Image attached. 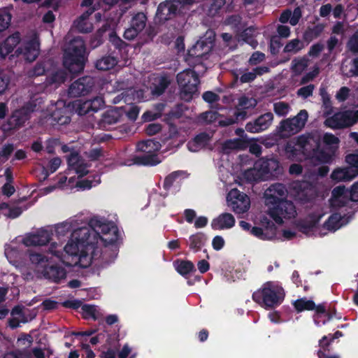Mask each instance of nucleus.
<instances>
[{
	"instance_id": "nucleus-19",
	"label": "nucleus",
	"mask_w": 358,
	"mask_h": 358,
	"mask_svg": "<svg viewBox=\"0 0 358 358\" xmlns=\"http://www.w3.org/2000/svg\"><path fill=\"white\" fill-rule=\"evenodd\" d=\"M273 120V115L271 113H266L260 115L254 122H248L245 129L250 133H259L269 127Z\"/></svg>"
},
{
	"instance_id": "nucleus-23",
	"label": "nucleus",
	"mask_w": 358,
	"mask_h": 358,
	"mask_svg": "<svg viewBox=\"0 0 358 358\" xmlns=\"http://www.w3.org/2000/svg\"><path fill=\"white\" fill-rule=\"evenodd\" d=\"M43 275L55 282H58L66 278V271L64 268L57 266H45L42 271Z\"/></svg>"
},
{
	"instance_id": "nucleus-44",
	"label": "nucleus",
	"mask_w": 358,
	"mask_h": 358,
	"mask_svg": "<svg viewBox=\"0 0 358 358\" xmlns=\"http://www.w3.org/2000/svg\"><path fill=\"white\" fill-rule=\"evenodd\" d=\"M298 227L299 230L304 234H308L312 231L313 228V219L312 217H308L306 220H301L299 222Z\"/></svg>"
},
{
	"instance_id": "nucleus-49",
	"label": "nucleus",
	"mask_w": 358,
	"mask_h": 358,
	"mask_svg": "<svg viewBox=\"0 0 358 358\" xmlns=\"http://www.w3.org/2000/svg\"><path fill=\"white\" fill-rule=\"evenodd\" d=\"M225 24L231 25L239 31L242 29L241 17L238 15H231L225 20Z\"/></svg>"
},
{
	"instance_id": "nucleus-16",
	"label": "nucleus",
	"mask_w": 358,
	"mask_h": 358,
	"mask_svg": "<svg viewBox=\"0 0 358 358\" xmlns=\"http://www.w3.org/2000/svg\"><path fill=\"white\" fill-rule=\"evenodd\" d=\"M180 1L178 0L168 1L159 5L156 18L159 22L166 21L174 17L180 6Z\"/></svg>"
},
{
	"instance_id": "nucleus-30",
	"label": "nucleus",
	"mask_w": 358,
	"mask_h": 358,
	"mask_svg": "<svg viewBox=\"0 0 358 358\" xmlns=\"http://www.w3.org/2000/svg\"><path fill=\"white\" fill-rule=\"evenodd\" d=\"M80 249H81L80 244L78 243V241H73V237L71 236V241H69L66 245V246L64 247V251L66 252V254H68V255H69L71 256H75V257H78L73 264L72 263L66 262L64 260H63V262L69 266H72L73 264L76 265L75 262H78V259L80 257Z\"/></svg>"
},
{
	"instance_id": "nucleus-35",
	"label": "nucleus",
	"mask_w": 358,
	"mask_h": 358,
	"mask_svg": "<svg viewBox=\"0 0 358 358\" xmlns=\"http://www.w3.org/2000/svg\"><path fill=\"white\" fill-rule=\"evenodd\" d=\"M342 217L339 213H334L329 216L327 220L324 222V226L326 229L330 231H336L341 226V221Z\"/></svg>"
},
{
	"instance_id": "nucleus-40",
	"label": "nucleus",
	"mask_w": 358,
	"mask_h": 358,
	"mask_svg": "<svg viewBox=\"0 0 358 358\" xmlns=\"http://www.w3.org/2000/svg\"><path fill=\"white\" fill-rule=\"evenodd\" d=\"M218 115L216 111H206L199 115L198 120L202 123L210 124L215 122L217 119Z\"/></svg>"
},
{
	"instance_id": "nucleus-48",
	"label": "nucleus",
	"mask_w": 358,
	"mask_h": 358,
	"mask_svg": "<svg viewBox=\"0 0 358 358\" xmlns=\"http://www.w3.org/2000/svg\"><path fill=\"white\" fill-rule=\"evenodd\" d=\"M255 167L257 170L259 176L262 177L263 180H268V173L266 169L264 163V158L258 159L254 164Z\"/></svg>"
},
{
	"instance_id": "nucleus-50",
	"label": "nucleus",
	"mask_w": 358,
	"mask_h": 358,
	"mask_svg": "<svg viewBox=\"0 0 358 358\" xmlns=\"http://www.w3.org/2000/svg\"><path fill=\"white\" fill-rule=\"evenodd\" d=\"M11 21V15L8 13H0V32L8 28Z\"/></svg>"
},
{
	"instance_id": "nucleus-63",
	"label": "nucleus",
	"mask_w": 358,
	"mask_h": 358,
	"mask_svg": "<svg viewBox=\"0 0 358 358\" xmlns=\"http://www.w3.org/2000/svg\"><path fill=\"white\" fill-rule=\"evenodd\" d=\"M264 58L265 55L264 53L256 52L252 55L249 60V62L251 65H256L262 62L264 59Z\"/></svg>"
},
{
	"instance_id": "nucleus-38",
	"label": "nucleus",
	"mask_w": 358,
	"mask_h": 358,
	"mask_svg": "<svg viewBox=\"0 0 358 358\" xmlns=\"http://www.w3.org/2000/svg\"><path fill=\"white\" fill-rule=\"evenodd\" d=\"M120 114L115 110H110L106 112L102 118L104 124L110 125L116 123L120 119Z\"/></svg>"
},
{
	"instance_id": "nucleus-6",
	"label": "nucleus",
	"mask_w": 358,
	"mask_h": 358,
	"mask_svg": "<svg viewBox=\"0 0 358 358\" xmlns=\"http://www.w3.org/2000/svg\"><path fill=\"white\" fill-rule=\"evenodd\" d=\"M313 136L310 134H303L295 138V143L289 142L285 146L287 157L294 160L298 152H301L306 158L310 156L313 150L312 142Z\"/></svg>"
},
{
	"instance_id": "nucleus-17",
	"label": "nucleus",
	"mask_w": 358,
	"mask_h": 358,
	"mask_svg": "<svg viewBox=\"0 0 358 358\" xmlns=\"http://www.w3.org/2000/svg\"><path fill=\"white\" fill-rule=\"evenodd\" d=\"M350 200V190L344 185L334 187L331 191L329 203L333 208H341L348 205Z\"/></svg>"
},
{
	"instance_id": "nucleus-20",
	"label": "nucleus",
	"mask_w": 358,
	"mask_h": 358,
	"mask_svg": "<svg viewBox=\"0 0 358 358\" xmlns=\"http://www.w3.org/2000/svg\"><path fill=\"white\" fill-rule=\"evenodd\" d=\"M50 240V234L48 231L41 229L35 233L27 234L22 240L26 246L43 245Z\"/></svg>"
},
{
	"instance_id": "nucleus-58",
	"label": "nucleus",
	"mask_w": 358,
	"mask_h": 358,
	"mask_svg": "<svg viewBox=\"0 0 358 358\" xmlns=\"http://www.w3.org/2000/svg\"><path fill=\"white\" fill-rule=\"evenodd\" d=\"M45 69L43 64H37L32 69H31L28 74L30 77L39 76L43 75Z\"/></svg>"
},
{
	"instance_id": "nucleus-53",
	"label": "nucleus",
	"mask_w": 358,
	"mask_h": 358,
	"mask_svg": "<svg viewBox=\"0 0 358 358\" xmlns=\"http://www.w3.org/2000/svg\"><path fill=\"white\" fill-rule=\"evenodd\" d=\"M139 148L145 152H150V150H148V147L153 148L155 147V150H158L160 144L159 142H155L153 140H148L145 141H143L139 144Z\"/></svg>"
},
{
	"instance_id": "nucleus-4",
	"label": "nucleus",
	"mask_w": 358,
	"mask_h": 358,
	"mask_svg": "<svg viewBox=\"0 0 358 358\" xmlns=\"http://www.w3.org/2000/svg\"><path fill=\"white\" fill-rule=\"evenodd\" d=\"M177 82L180 87V98L189 101L198 91L200 83L199 75L194 69H186L177 75Z\"/></svg>"
},
{
	"instance_id": "nucleus-61",
	"label": "nucleus",
	"mask_w": 358,
	"mask_h": 358,
	"mask_svg": "<svg viewBox=\"0 0 358 358\" xmlns=\"http://www.w3.org/2000/svg\"><path fill=\"white\" fill-rule=\"evenodd\" d=\"M162 130V126L159 124H150L145 129V132L148 136H153Z\"/></svg>"
},
{
	"instance_id": "nucleus-39",
	"label": "nucleus",
	"mask_w": 358,
	"mask_h": 358,
	"mask_svg": "<svg viewBox=\"0 0 358 358\" xmlns=\"http://www.w3.org/2000/svg\"><path fill=\"white\" fill-rule=\"evenodd\" d=\"M243 178L249 182H259L263 180L262 177L259 176L257 170L253 166L252 168L249 169L244 171L243 174Z\"/></svg>"
},
{
	"instance_id": "nucleus-31",
	"label": "nucleus",
	"mask_w": 358,
	"mask_h": 358,
	"mask_svg": "<svg viewBox=\"0 0 358 358\" xmlns=\"http://www.w3.org/2000/svg\"><path fill=\"white\" fill-rule=\"evenodd\" d=\"M75 28L81 33H89L93 29V24L89 18L78 17L73 23Z\"/></svg>"
},
{
	"instance_id": "nucleus-57",
	"label": "nucleus",
	"mask_w": 358,
	"mask_h": 358,
	"mask_svg": "<svg viewBox=\"0 0 358 358\" xmlns=\"http://www.w3.org/2000/svg\"><path fill=\"white\" fill-rule=\"evenodd\" d=\"M350 94V89L347 87H342L336 93V97L340 102H343L348 98Z\"/></svg>"
},
{
	"instance_id": "nucleus-15",
	"label": "nucleus",
	"mask_w": 358,
	"mask_h": 358,
	"mask_svg": "<svg viewBox=\"0 0 358 358\" xmlns=\"http://www.w3.org/2000/svg\"><path fill=\"white\" fill-rule=\"evenodd\" d=\"M29 118L30 116L27 110H26L25 108L22 106L12 113L7 122L3 125V129L5 131L17 129L23 127Z\"/></svg>"
},
{
	"instance_id": "nucleus-18",
	"label": "nucleus",
	"mask_w": 358,
	"mask_h": 358,
	"mask_svg": "<svg viewBox=\"0 0 358 358\" xmlns=\"http://www.w3.org/2000/svg\"><path fill=\"white\" fill-rule=\"evenodd\" d=\"M334 317L338 320L341 319V315H337L335 307H329L327 309L324 303L315 304V324L320 326V323L325 324Z\"/></svg>"
},
{
	"instance_id": "nucleus-43",
	"label": "nucleus",
	"mask_w": 358,
	"mask_h": 358,
	"mask_svg": "<svg viewBox=\"0 0 358 358\" xmlns=\"http://www.w3.org/2000/svg\"><path fill=\"white\" fill-rule=\"evenodd\" d=\"M320 95L323 101V106L325 108L324 114L330 115L333 112L330 96L324 89H320Z\"/></svg>"
},
{
	"instance_id": "nucleus-33",
	"label": "nucleus",
	"mask_w": 358,
	"mask_h": 358,
	"mask_svg": "<svg viewBox=\"0 0 358 358\" xmlns=\"http://www.w3.org/2000/svg\"><path fill=\"white\" fill-rule=\"evenodd\" d=\"M117 64V60L115 57L110 56L103 57L98 59L96 62L95 66L97 69L101 71H108L113 68Z\"/></svg>"
},
{
	"instance_id": "nucleus-34",
	"label": "nucleus",
	"mask_w": 358,
	"mask_h": 358,
	"mask_svg": "<svg viewBox=\"0 0 358 358\" xmlns=\"http://www.w3.org/2000/svg\"><path fill=\"white\" fill-rule=\"evenodd\" d=\"M310 64V61L306 58L296 59L293 61L291 67L292 72L294 76L301 75Z\"/></svg>"
},
{
	"instance_id": "nucleus-27",
	"label": "nucleus",
	"mask_w": 358,
	"mask_h": 358,
	"mask_svg": "<svg viewBox=\"0 0 358 358\" xmlns=\"http://www.w3.org/2000/svg\"><path fill=\"white\" fill-rule=\"evenodd\" d=\"M235 224L234 217L229 213H222L213 220V226L217 229L231 228Z\"/></svg>"
},
{
	"instance_id": "nucleus-56",
	"label": "nucleus",
	"mask_w": 358,
	"mask_h": 358,
	"mask_svg": "<svg viewBox=\"0 0 358 358\" xmlns=\"http://www.w3.org/2000/svg\"><path fill=\"white\" fill-rule=\"evenodd\" d=\"M139 162L145 165H154L159 162L156 155H146L139 159Z\"/></svg>"
},
{
	"instance_id": "nucleus-12",
	"label": "nucleus",
	"mask_w": 358,
	"mask_h": 358,
	"mask_svg": "<svg viewBox=\"0 0 358 358\" xmlns=\"http://www.w3.org/2000/svg\"><path fill=\"white\" fill-rule=\"evenodd\" d=\"M292 193L296 200L302 203L310 201L313 196V187L308 181H294L291 185Z\"/></svg>"
},
{
	"instance_id": "nucleus-13",
	"label": "nucleus",
	"mask_w": 358,
	"mask_h": 358,
	"mask_svg": "<svg viewBox=\"0 0 358 358\" xmlns=\"http://www.w3.org/2000/svg\"><path fill=\"white\" fill-rule=\"evenodd\" d=\"M94 86V78L90 76L82 77L73 82L69 87L68 94L70 97H78L89 94Z\"/></svg>"
},
{
	"instance_id": "nucleus-41",
	"label": "nucleus",
	"mask_w": 358,
	"mask_h": 358,
	"mask_svg": "<svg viewBox=\"0 0 358 358\" xmlns=\"http://www.w3.org/2000/svg\"><path fill=\"white\" fill-rule=\"evenodd\" d=\"M303 48V43L299 39H294L286 44L284 48L285 52L295 53Z\"/></svg>"
},
{
	"instance_id": "nucleus-54",
	"label": "nucleus",
	"mask_w": 358,
	"mask_h": 358,
	"mask_svg": "<svg viewBox=\"0 0 358 358\" xmlns=\"http://www.w3.org/2000/svg\"><path fill=\"white\" fill-rule=\"evenodd\" d=\"M88 101L90 105L92 112H96L104 106V101L101 97H96L92 100H89Z\"/></svg>"
},
{
	"instance_id": "nucleus-28",
	"label": "nucleus",
	"mask_w": 358,
	"mask_h": 358,
	"mask_svg": "<svg viewBox=\"0 0 358 358\" xmlns=\"http://www.w3.org/2000/svg\"><path fill=\"white\" fill-rule=\"evenodd\" d=\"M22 107L26 108V110H27L31 117L32 113L37 111L43 112L44 101L39 96H34L29 101L26 102Z\"/></svg>"
},
{
	"instance_id": "nucleus-9",
	"label": "nucleus",
	"mask_w": 358,
	"mask_h": 358,
	"mask_svg": "<svg viewBox=\"0 0 358 358\" xmlns=\"http://www.w3.org/2000/svg\"><path fill=\"white\" fill-rule=\"evenodd\" d=\"M91 227L98 234V240L101 239L105 245L113 244L118 238L117 227L111 223H103L100 220L92 219L90 222Z\"/></svg>"
},
{
	"instance_id": "nucleus-25",
	"label": "nucleus",
	"mask_w": 358,
	"mask_h": 358,
	"mask_svg": "<svg viewBox=\"0 0 358 358\" xmlns=\"http://www.w3.org/2000/svg\"><path fill=\"white\" fill-rule=\"evenodd\" d=\"M264 163L268 173V178H278L283 173V168L278 160L274 158L265 159Z\"/></svg>"
},
{
	"instance_id": "nucleus-45",
	"label": "nucleus",
	"mask_w": 358,
	"mask_h": 358,
	"mask_svg": "<svg viewBox=\"0 0 358 358\" xmlns=\"http://www.w3.org/2000/svg\"><path fill=\"white\" fill-rule=\"evenodd\" d=\"M294 307L299 312H301L304 310H313V302L312 301L299 299L294 302Z\"/></svg>"
},
{
	"instance_id": "nucleus-21",
	"label": "nucleus",
	"mask_w": 358,
	"mask_h": 358,
	"mask_svg": "<svg viewBox=\"0 0 358 358\" xmlns=\"http://www.w3.org/2000/svg\"><path fill=\"white\" fill-rule=\"evenodd\" d=\"M263 301L266 306L272 307L278 303L281 298L280 293L273 287L271 282L265 284L262 290Z\"/></svg>"
},
{
	"instance_id": "nucleus-3",
	"label": "nucleus",
	"mask_w": 358,
	"mask_h": 358,
	"mask_svg": "<svg viewBox=\"0 0 358 358\" xmlns=\"http://www.w3.org/2000/svg\"><path fill=\"white\" fill-rule=\"evenodd\" d=\"M340 139L331 133H325L322 143L315 141V161L323 164H331L339 148Z\"/></svg>"
},
{
	"instance_id": "nucleus-7",
	"label": "nucleus",
	"mask_w": 358,
	"mask_h": 358,
	"mask_svg": "<svg viewBox=\"0 0 358 358\" xmlns=\"http://www.w3.org/2000/svg\"><path fill=\"white\" fill-rule=\"evenodd\" d=\"M267 214L279 224L283 223V220H289L296 215V210L292 201L284 200L275 205L267 207Z\"/></svg>"
},
{
	"instance_id": "nucleus-1",
	"label": "nucleus",
	"mask_w": 358,
	"mask_h": 358,
	"mask_svg": "<svg viewBox=\"0 0 358 358\" xmlns=\"http://www.w3.org/2000/svg\"><path fill=\"white\" fill-rule=\"evenodd\" d=\"M71 236L73 241L80 244V254L78 262L75 264L87 268L90 266L94 259L101 255V250L97 246L98 234L95 229L90 226L77 229L73 231Z\"/></svg>"
},
{
	"instance_id": "nucleus-26",
	"label": "nucleus",
	"mask_w": 358,
	"mask_h": 358,
	"mask_svg": "<svg viewBox=\"0 0 358 358\" xmlns=\"http://www.w3.org/2000/svg\"><path fill=\"white\" fill-rule=\"evenodd\" d=\"M212 136L206 132L196 135L192 141L189 142V148L192 151L196 152L200 148L206 146L210 141Z\"/></svg>"
},
{
	"instance_id": "nucleus-8",
	"label": "nucleus",
	"mask_w": 358,
	"mask_h": 358,
	"mask_svg": "<svg viewBox=\"0 0 358 358\" xmlns=\"http://www.w3.org/2000/svg\"><path fill=\"white\" fill-rule=\"evenodd\" d=\"M345 162L350 165L345 168H338L333 171L331 178L333 180L350 181L358 176V154H348L345 157Z\"/></svg>"
},
{
	"instance_id": "nucleus-10",
	"label": "nucleus",
	"mask_w": 358,
	"mask_h": 358,
	"mask_svg": "<svg viewBox=\"0 0 358 358\" xmlns=\"http://www.w3.org/2000/svg\"><path fill=\"white\" fill-rule=\"evenodd\" d=\"M287 194L288 190L284 184L280 182L273 183L263 194L264 204L266 207L275 205L285 200Z\"/></svg>"
},
{
	"instance_id": "nucleus-32",
	"label": "nucleus",
	"mask_w": 358,
	"mask_h": 358,
	"mask_svg": "<svg viewBox=\"0 0 358 358\" xmlns=\"http://www.w3.org/2000/svg\"><path fill=\"white\" fill-rule=\"evenodd\" d=\"M171 80L167 76L161 77L151 90V93L155 96L162 95L171 84Z\"/></svg>"
},
{
	"instance_id": "nucleus-24",
	"label": "nucleus",
	"mask_w": 358,
	"mask_h": 358,
	"mask_svg": "<svg viewBox=\"0 0 358 358\" xmlns=\"http://www.w3.org/2000/svg\"><path fill=\"white\" fill-rule=\"evenodd\" d=\"M20 41V36L19 32L9 36L0 45V55L2 58H5L9 53H10L17 45Z\"/></svg>"
},
{
	"instance_id": "nucleus-46",
	"label": "nucleus",
	"mask_w": 358,
	"mask_h": 358,
	"mask_svg": "<svg viewBox=\"0 0 358 358\" xmlns=\"http://www.w3.org/2000/svg\"><path fill=\"white\" fill-rule=\"evenodd\" d=\"M347 46L351 52L358 54V30L350 38Z\"/></svg>"
},
{
	"instance_id": "nucleus-42",
	"label": "nucleus",
	"mask_w": 358,
	"mask_h": 358,
	"mask_svg": "<svg viewBox=\"0 0 358 358\" xmlns=\"http://www.w3.org/2000/svg\"><path fill=\"white\" fill-rule=\"evenodd\" d=\"M45 118L52 119L53 121L60 124L68 123L70 121V119L68 116L62 115L61 110H55L49 115H45Z\"/></svg>"
},
{
	"instance_id": "nucleus-51",
	"label": "nucleus",
	"mask_w": 358,
	"mask_h": 358,
	"mask_svg": "<svg viewBox=\"0 0 358 358\" xmlns=\"http://www.w3.org/2000/svg\"><path fill=\"white\" fill-rule=\"evenodd\" d=\"M194 268V265L189 261H181L178 266V271L182 274L185 275L189 273Z\"/></svg>"
},
{
	"instance_id": "nucleus-14",
	"label": "nucleus",
	"mask_w": 358,
	"mask_h": 358,
	"mask_svg": "<svg viewBox=\"0 0 358 358\" xmlns=\"http://www.w3.org/2000/svg\"><path fill=\"white\" fill-rule=\"evenodd\" d=\"M355 121L350 117V110L338 112L327 117L324 124L333 129H341L352 126Z\"/></svg>"
},
{
	"instance_id": "nucleus-60",
	"label": "nucleus",
	"mask_w": 358,
	"mask_h": 358,
	"mask_svg": "<svg viewBox=\"0 0 358 358\" xmlns=\"http://www.w3.org/2000/svg\"><path fill=\"white\" fill-rule=\"evenodd\" d=\"M76 111L80 115H86L92 111L88 101L80 103L76 108Z\"/></svg>"
},
{
	"instance_id": "nucleus-52",
	"label": "nucleus",
	"mask_w": 358,
	"mask_h": 358,
	"mask_svg": "<svg viewBox=\"0 0 358 358\" xmlns=\"http://www.w3.org/2000/svg\"><path fill=\"white\" fill-rule=\"evenodd\" d=\"M82 162L83 161L80 159L78 153L75 150H72L69 157H68L69 165L74 169Z\"/></svg>"
},
{
	"instance_id": "nucleus-64",
	"label": "nucleus",
	"mask_w": 358,
	"mask_h": 358,
	"mask_svg": "<svg viewBox=\"0 0 358 358\" xmlns=\"http://www.w3.org/2000/svg\"><path fill=\"white\" fill-rule=\"evenodd\" d=\"M250 152L255 155L257 156H259L262 153V148L259 145L254 142L253 141H250L248 139V147Z\"/></svg>"
},
{
	"instance_id": "nucleus-37",
	"label": "nucleus",
	"mask_w": 358,
	"mask_h": 358,
	"mask_svg": "<svg viewBox=\"0 0 358 358\" xmlns=\"http://www.w3.org/2000/svg\"><path fill=\"white\" fill-rule=\"evenodd\" d=\"M257 104V101L256 99L243 96L238 99V103L236 108L237 110L253 108Z\"/></svg>"
},
{
	"instance_id": "nucleus-55",
	"label": "nucleus",
	"mask_w": 358,
	"mask_h": 358,
	"mask_svg": "<svg viewBox=\"0 0 358 358\" xmlns=\"http://www.w3.org/2000/svg\"><path fill=\"white\" fill-rule=\"evenodd\" d=\"M289 108V105L285 102H277L274 104V111L279 115H286Z\"/></svg>"
},
{
	"instance_id": "nucleus-47",
	"label": "nucleus",
	"mask_w": 358,
	"mask_h": 358,
	"mask_svg": "<svg viewBox=\"0 0 358 358\" xmlns=\"http://www.w3.org/2000/svg\"><path fill=\"white\" fill-rule=\"evenodd\" d=\"M29 259L31 262L36 264L37 266H45L48 259L46 257L38 253H31L29 255Z\"/></svg>"
},
{
	"instance_id": "nucleus-62",
	"label": "nucleus",
	"mask_w": 358,
	"mask_h": 358,
	"mask_svg": "<svg viewBox=\"0 0 358 358\" xmlns=\"http://www.w3.org/2000/svg\"><path fill=\"white\" fill-rule=\"evenodd\" d=\"M66 79V73L62 71H59L52 74L51 80L52 83H62Z\"/></svg>"
},
{
	"instance_id": "nucleus-59",
	"label": "nucleus",
	"mask_w": 358,
	"mask_h": 358,
	"mask_svg": "<svg viewBox=\"0 0 358 358\" xmlns=\"http://www.w3.org/2000/svg\"><path fill=\"white\" fill-rule=\"evenodd\" d=\"M210 47L203 41L197 42L194 49L197 50V56H202L210 50Z\"/></svg>"
},
{
	"instance_id": "nucleus-5",
	"label": "nucleus",
	"mask_w": 358,
	"mask_h": 358,
	"mask_svg": "<svg viewBox=\"0 0 358 358\" xmlns=\"http://www.w3.org/2000/svg\"><path fill=\"white\" fill-rule=\"evenodd\" d=\"M308 116V113L303 110L293 118L282 121L278 129V136L281 138H286L298 133L304 127Z\"/></svg>"
},
{
	"instance_id": "nucleus-2",
	"label": "nucleus",
	"mask_w": 358,
	"mask_h": 358,
	"mask_svg": "<svg viewBox=\"0 0 358 358\" xmlns=\"http://www.w3.org/2000/svg\"><path fill=\"white\" fill-rule=\"evenodd\" d=\"M85 45L80 37L71 39L64 49V65L72 73L81 72L84 69Z\"/></svg>"
},
{
	"instance_id": "nucleus-11",
	"label": "nucleus",
	"mask_w": 358,
	"mask_h": 358,
	"mask_svg": "<svg viewBox=\"0 0 358 358\" xmlns=\"http://www.w3.org/2000/svg\"><path fill=\"white\" fill-rule=\"evenodd\" d=\"M227 200L228 206L236 213H243L248 211L250 206V200L248 196L236 188L229 192Z\"/></svg>"
},
{
	"instance_id": "nucleus-36",
	"label": "nucleus",
	"mask_w": 358,
	"mask_h": 358,
	"mask_svg": "<svg viewBox=\"0 0 358 358\" xmlns=\"http://www.w3.org/2000/svg\"><path fill=\"white\" fill-rule=\"evenodd\" d=\"M147 17L143 13H138L132 17L131 26L137 31H142L146 24Z\"/></svg>"
},
{
	"instance_id": "nucleus-29",
	"label": "nucleus",
	"mask_w": 358,
	"mask_h": 358,
	"mask_svg": "<svg viewBox=\"0 0 358 358\" xmlns=\"http://www.w3.org/2000/svg\"><path fill=\"white\" fill-rule=\"evenodd\" d=\"M39 53V45L35 41L28 42L24 49V59L28 62H33L36 59Z\"/></svg>"
},
{
	"instance_id": "nucleus-22",
	"label": "nucleus",
	"mask_w": 358,
	"mask_h": 358,
	"mask_svg": "<svg viewBox=\"0 0 358 358\" xmlns=\"http://www.w3.org/2000/svg\"><path fill=\"white\" fill-rule=\"evenodd\" d=\"M248 147V139L235 138L227 140L222 144V152L229 154L232 151L244 150Z\"/></svg>"
}]
</instances>
